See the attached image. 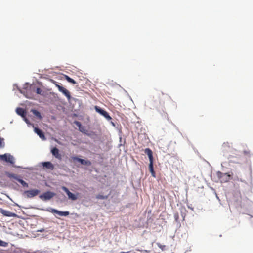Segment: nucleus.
<instances>
[{
    "instance_id": "1",
    "label": "nucleus",
    "mask_w": 253,
    "mask_h": 253,
    "mask_svg": "<svg viewBox=\"0 0 253 253\" xmlns=\"http://www.w3.org/2000/svg\"><path fill=\"white\" fill-rule=\"evenodd\" d=\"M144 152L146 154H147L149 157L150 163L149 165V169L151 173V175L155 177V172L153 168V153L152 150L150 148H146L144 150Z\"/></svg>"
},
{
    "instance_id": "2",
    "label": "nucleus",
    "mask_w": 253,
    "mask_h": 253,
    "mask_svg": "<svg viewBox=\"0 0 253 253\" xmlns=\"http://www.w3.org/2000/svg\"><path fill=\"white\" fill-rule=\"evenodd\" d=\"M216 175L220 182L222 183H225L228 182L231 177V175L228 173H222L221 171H217Z\"/></svg>"
},
{
    "instance_id": "3",
    "label": "nucleus",
    "mask_w": 253,
    "mask_h": 253,
    "mask_svg": "<svg viewBox=\"0 0 253 253\" xmlns=\"http://www.w3.org/2000/svg\"><path fill=\"white\" fill-rule=\"evenodd\" d=\"M0 160L7 163H9L12 165L14 163V158L13 156L9 153L0 155Z\"/></svg>"
},
{
    "instance_id": "4",
    "label": "nucleus",
    "mask_w": 253,
    "mask_h": 253,
    "mask_svg": "<svg viewBox=\"0 0 253 253\" xmlns=\"http://www.w3.org/2000/svg\"><path fill=\"white\" fill-rule=\"evenodd\" d=\"M55 195V194L50 191H47L40 196V198L42 200L46 201L51 199Z\"/></svg>"
},
{
    "instance_id": "5",
    "label": "nucleus",
    "mask_w": 253,
    "mask_h": 253,
    "mask_svg": "<svg viewBox=\"0 0 253 253\" xmlns=\"http://www.w3.org/2000/svg\"><path fill=\"white\" fill-rule=\"evenodd\" d=\"M56 86L58 88V90L60 92L64 94V95L68 98V100L71 99V96L70 93L67 89L58 84H56Z\"/></svg>"
},
{
    "instance_id": "6",
    "label": "nucleus",
    "mask_w": 253,
    "mask_h": 253,
    "mask_svg": "<svg viewBox=\"0 0 253 253\" xmlns=\"http://www.w3.org/2000/svg\"><path fill=\"white\" fill-rule=\"evenodd\" d=\"M62 189L65 192H66L69 199L75 201L78 199L77 195L71 192L67 187L63 186Z\"/></svg>"
},
{
    "instance_id": "7",
    "label": "nucleus",
    "mask_w": 253,
    "mask_h": 253,
    "mask_svg": "<svg viewBox=\"0 0 253 253\" xmlns=\"http://www.w3.org/2000/svg\"><path fill=\"white\" fill-rule=\"evenodd\" d=\"M40 192V191L38 189H32L25 191L27 197L32 198L37 195Z\"/></svg>"
},
{
    "instance_id": "8",
    "label": "nucleus",
    "mask_w": 253,
    "mask_h": 253,
    "mask_svg": "<svg viewBox=\"0 0 253 253\" xmlns=\"http://www.w3.org/2000/svg\"><path fill=\"white\" fill-rule=\"evenodd\" d=\"M8 176L10 178H14L16 180H17V181H18L20 183H21L22 186L23 187H28V184L27 183H26L25 181H24L23 180L21 179H20L19 178H18L17 176H16L15 174H10V173H9L8 174Z\"/></svg>"
},
{
    "instance_id": "9",
    "label": "nucleus",
    "mask_w": 253,
    "mask_h": 253,
    "mask_svg": "<svg viewBox=\"0 0 253 253\" xmlns=\"http://www.w3.org/2000/svg\"><path fill=\"white\" fill-rule=\"evenodd\" d=\"M16 112L17 114L21 116L22 117H23L25 121L27 123H28V120L26 118V112L25 111V110L24 109H23L22 108H19V107L17 108L16 110Z\"/></svg>"
},
{
    "instance_id": "10",
    "label": "nucleus",
    "mask_w": 253,
    "mask_h": 253,
    "mask_svg": "<svg viewBox=\"0 0 253 253\" xmlns=\"http://www.w3.org/2000/svg\"><path fill=\"white\" fill-rule=\"evenodd\" d=\"M0 213H1L3 216L7 217H15L17 216V215L15 213H12L8 211L4 210L1 208L0 209Z\"/></svg>"
},
{
    "instance_id": "11",
    "label": "nucleus",
    "mask_w": 253,
    "mask_h": 253,
    "mask_svg": "<svg viewBox=\"0 0 253 253\" xmlns=\"http://www.w3.org/2000/svg\"><path fill=\"white\" fill-rule=\"evenodd\" d=\"M71 159L73 160V161H77L83 165H88V166H89L91 165L90 161H89L88 160H85L84 159L79 158L77 157H72L71 158Z\"/></svg>"
},
{
    "instance_id": "12",
    "label": "nucleus",
    "mask_w": 253,
    "mask_h": 253,
    "mask_svg": "<svg viewBox=\"0 0 253 253\" xmlns=\"http://www.w3.org/2000/svg\"><path fill=\"white\" fill-rule=\"evenodd\" d=\"M51 212L53 213L58 214L60 216H68V215H69V212L68 211H59L54 209H52Z\"/></svg>"
},
{
    "instance_id": "13",
    "label": "nucleus",
    "mask_w": 253,
    "mask_h": 253,
    "mask_svg": "<svg viewBox=\"0 0 253 253\" xmlns=\"http://www.w3.org/2000/svg\"><path fill=\"white\" fill-rule=\"evenodd\" d=\"M34 131L36 133H37L39 137L42 139V140H45V136L43 133V132L40 129L37 127H35L34 128Z\"/></svg>"
},
{
    "instance_id": "14",
    "label": "nucleus",
    "mask_w": 253,
    "mask_h": 253,
    "mask_svg": "<svg viewBox=\"0 0 253 253\" xmlns=\"http://www.w3.org/2000/svg\"><path fill=\"white\" fill-rule=\"evenodd\" d=\"M51 153L53 156H54L56 158L60 159H61V155L59 154V150L56 148L54 147L51 150Z\"/></svg>"
},
{
    "instance_id": "15",
    "label": "nucleus",
    "mask_w": 253,
    "mask_h": 253,
    "mask_svg": "<svg viewBox=\"0 0 253 253\" xmlns=\"http://www.w3.org/2000/svg\"><path fill=\"white\" fill-rule=\"evenodd\" d=\"M42 166L49 169L52 170L54 169L53 165L50 162H45L42 163Z\"/></svg>"
},
{
    "instance_id": "16",
    "label": "nucleus",
    "mask_w": 253,
    "mask_h": 253,
    "mask_svg": "<svg viewBox=\"0 0 253 253\" xmlns=\"http://www.w3.org/2000/svg\"><path fill=\"white\" fill-rule=\"evenodd\" d=\"M94 109L97 113H99L101 115H103V113L105 111V110H103L102 109H101L100 107H99L98 106H95Z\"/></svg>"
},
{
    "instance_id": "17",
    "label": "nucleus",
    "mask_w": 253,
    "mask_h": 253,
    "mask_svg": "<svg viewBox=\"0 0 253 253\" xmlns=\"http://www.w3.org/2000/svg\"><path fill=\"white\" fill-rule=\"evenodd\" d=\"M31 112L37 118H38L39 119H41L42 116L41 115V113L38 111H37V110H35V109H32L31 110Z\"/></svg>"
},
{
    "instance_id": "18",
    "label": "nucleus",
    "mask_w": 253,
    "mask_h": 253,
    "mask_svg": "<svg viewBox=\"0 0 253 253\" xmlns=\"http://www.w3.org/2000/svg\"><path fill=\"white\" fill-rule=\"evenodd\" d=\"M65 79L69 83H72L73 84H77L76 82L73 80V79L71 78L70 77H69L67 75L64 76Z\"/></svg>"
},
{
    "instance_id": "19",
    "label": "nucleus",
    "mask_w": 253,
    "mask_h": 253,
    "mask_svg": "<svg viewBox=\"0 0 253 253\" xmlns=\"http://www.w3.org/2000/svg\"><path fill=\"white\" fill-rule=\"evenodd\" d=\"M97 199H107L108 198V195H103L101 194H99L96 196Z\"/></svg>"
},
{
    "instance_id": "20",
    "label": "nucleus",
    "mask_w": 253,
    "mask_h": 253,
    "mask_svg": "<svg viewBox=\"0 0 253 253\" xmlns=\"http://www.w3.org/2000/svg\"><path fill=\"white\" fill-rule=\"evenodd\" d=\"M102 116H104L108 121H110L112 119V118L110 117L108 113L106 111L104 112Z\"/></svg>"
},
{
    "instance_id": "21",
    "label": "nucleus",
    "mask_w": 253,
    "mask_h": 253,
    "mask_svg": "<svg viewBox=\"0 0 253 253\" xmlns=\"http://www.w3.org/2000/svg\"><path fill=\"white\" fill-rule=\"evenodd\" d=\"M4 139L0 137V147L2 148L4 146Z\"/></svg>"
},
{
    "instance_id": "22",
    "label": "nucleus",
    "mask_w": 253,
    "mask_h": 253,
    "mask_svg": "<svg viewBox=\"0 0 253 253\" xmlns=\"http://www.w3.org/2000/svg\"><path fill=\"white\" fill-rule=\"evenodd\" d=\"M36 92L38 94H42V90L40 88H37Z\"/></svg>"
},
{
    "instance_id": "23",
    "label": "nucleus",
    "mask_w": 253,
    "mask_h": 253,
    "mask_svg": "<svg viewBox=\"0 0 253 253\" xmlns=\"http://www.w3.org/2000/svg\"><path fill=\"white\" fill-rule=\"evenodd\" d=\"M7 243L2 240H0V246H5Z\"/></svg>"
},
{
    "instance_id": "24",
    "label": "nucleus",
    "mask_w": 253,
    "mask_h": 253,
    "mask_svg": "<svg viewBox=\"0 0 253 253\" xmlns=\"http://www.w3.org/2000/svg\"><path fill=\"white\" fill-rule=\"evenodd\" d=\"M75 124L77 125V126L79 127V128L82 127V124H81L80 122H78V121H76L75 122Z\"/></svg>"
},
{
    "instance_id": "25",
    "label": "nucleus",
    "mask_w": 253,
    "mask_h": 253,
    "mask_svg": "<svg viewBox=\"0 0 253 253\" xmlns=\"http://www.w3.org/2000/svg\"><path fill=\"white\" fill-rule=\"evenodd\" d=\"M75 124L77 125V126L79 127V128L82 127V124H81L80 122H78V121H76L75 122Z\"/></svg>"
},
{
    "instance_id": "26",
    "label": "nucleus",
    "mask_w": 253,
    "mask_h": 253,
    "mask_svg": "<svg viewBox=\"0 0 253 253\" xmlns=\"http://www.w3.org/2000/svg\"><path fill=\"white\" fill-rule=\"evenodd\" d=\"M79 130H80V131L81 132H82L85 133V130L84 128V127H83L82 126V127H81V128H79Z\"/></svg>"
},
{
    "instance_id": "27",
    "label": "nucleus",
    "mask_w": 253,
    "mask_h": 253,
    "mask_svg": "<svg viewBox=\"0 0 253 253\" xmlns=\"http://www.w3.org/2000/svg\"><path fill=\"white\" fill-rule=\"evenodd\" d=\"M157 245L160 248L162 249V250H163L164 248L165 247V246H162L160 243H157Z\"/></svg>"
},
{
    "instance_id": "28",
    "label": "nucleus",
    "mask_w": 253,
    "mask_h": 253,
    "mask_svg": "<svg viewBox=\"0 0 253 253\" xmlns=\"http://www.w3.org/2000/svg\"><path fill=\"white\" fill-rule=\"evenodd\" d=\"M228 145H229V143L228 142L224 143L222 146H223V147L225 148L226 147L229 146Z\"/></svg>"
},
{
    "instance_id": "29",
    "label": "nucleus",
    "mask_w": 253,
    "mask_h": 253,
    "mask_svg": "<svg viewBox=\"0 0 253 253\" xmlns=\"http://www.w3.org/2000/svg\"><path fill=\"white\" fill-rule=\"evenodd\" d=\"M164 100H162V99H160L159 100V103L160 104H164Z\"/></svg>"
},
{
    "instance_id": "30",
    "label": "nucleus",
    "mask_w": 253,
    "mask_h": 253,
    "mask_svg": "<svg viewBox=\"0 0 253 253\" xmlns=\"http://www.w3.org/2000/svg\"><path fill=\"white\" fill-rule=\"evenodd\" d=\"M160 96H161V94H158V95H157V97L158 98H160Z\"/></svg>"
},
{
    "instance_id": "31",
    "label": "nucleus",
    "mask_w": 253,
    "mask_h": 253,
    "mask_svg": "<svg viewBox=\"0 0 253 253\" xmlns=\"http://www.w3.org/2000/svg\"><path fill=\"white\" fill-rule=\"evenodd\" d=\"M112 125H113V126H114V125H114V123L112 122Z\"/></svg>"
},
{
    "instance_id": "32",
    "label": "nucleus",
    "mask_w": 253,
    "mask_h": 253,
    "mask_svg": "<svg viewBox=\"0 0 253 253\" xmlns=\"http://www.w3.org/2000/svg\"><path fill=\"white\" fill-rule=\"evenodd\" d=\"M164 95V94L163 93H162V95L163 96Z\"/></svg>"
}]
</instances>
